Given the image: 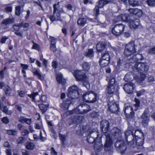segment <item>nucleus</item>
I'll return each mask as SVG.
<instances>
[{"instance_id":"obj_47","label":"nucleus","mask_w":155,"mask_h":155,"mask_svg":"<svg viewBox=\"0 0 155 155\" xmlns=\"http://www.w3.org/2000/svg\"><path fill=\"white\" fill-rule=\"evenodd\" d=\"M47 121L48 125L50 126V130L51 131L52 133L55 134L56 133V132L53 129V125L51 121H49L48 120H47Z\"/></svg>"},{"instance_id":"obj_22","label":"nucleus","mask_w":155,"mask_h":155,"mask_svg":"<svg viewBox=\"0 0 155 155\" xmlns=\"http://www.w3.org/2000/svg\"><path fill=\"white\" fill-rule=\"evenodd\" d=\"M94 145V149L95 150L99 151L103 149V145L100 142V140H97Z\"/></svg>"},{"instance_id":"obj_38","label":"nucleus","mask_w":155,"mask_h":155,"mask_svg":"<svg viewBox=\"0 0 155 155\" xmlns=\"http://www.w3.org/2000/svg\"><path fill=\"white\" fill-rule=\"evenodd\" d=\"M3 90L7 96L10 95L12 91V90L8 86H5Z\"/></svg>"},{"instance_id":"obj_64","label":"nucleus","mask_w":155,"mask_h":155,"mask_svg":"<svg viewBox=\"0 0 155 155\" xmlns=\"http://www.w3.org/2000/svg\"><path fill=\"white\" fill-rule=\"evenodd\" d=\"M54 15L53 14V15H51L50 17V20L52 21H57L56 18L55 17Z\"/></svg>"},{"instance_id":"obj_48","label":"nucleus","mask_w":155,"mask_h":155,"mask_svg":"<svg viewBox=\"0 0 155 155\" xmlns=\"http://www.w3.org/2000/svg\"><path fill=\"white\" fill-rule=\"evenodd\" d=\"M47 100V98L46 96L45 95H42L40 98L39 100H37L39 102H41L42 103L45 102Z\"/></svg>"},{"instance_id":"obj_49","label":"nucleus","mask_w":155,"mask_h":155,"mask_svg":"<svg viewBox=\"0 0 155 155\" xmlns=\"http://www.w3.org/2000/svg\"><path fill=\"white\" fill-rule=\"evenodd\" d=\"M59 137L60 138V140L61 141L62 144L63 145L64 144V142L65 140V136L64 135H61V134H59Z\"/></svg>"},{"instance_id":"obj_25","label":"nucleus","mask_w":155,"mask_h":155,"mask_svg":"<svg viewBox=\"0 0 155 155\" xmlns=\"http://www.w3.org/2000/svg\"><path fill=\"white\" fill-rule=\"evenodd\" d=\"M91 65V64L90 63L84 61H83L82 64L84 70L86 72L89 71Z\"/></svg>"},{"instance_id":"obj_63","label":"nucleus","mask_w":155,"mask_h":155,"mask_svg":"<svg viewBox=\"0 0 155 155\" xmlns=\"http://www.w3.org/2000/svg\"><path fill=\"white\" fill-rule=\"evenodd\" d=\"M50 48L53 52H55L57 50L56 45H50Z\"/></svg>"},{"instance_id":"obj_35","label":"nucleus","mask_w":155,"mask_h":155,"mask_svg":"<svg viewBox=\"0 0 155 155\" xmlns=\"http://www.w3.org/2000/svg\"><path fill=\"white\" fill-rule=\"evenodd\" d=\"M82 106L83 109V110L84 111V114L89 112L91 110V108L90 106L87 104H82Z\"/></svg>"},{"instance_id":"obj_26","label":"nucleus","mask_w":155,"mask_h":155,"mask_svg":"<svg viewBox=\"0 0 155 155\" xmlns=\"http://www.w3.org/2000/svg\"><path fill=\"white\" fill-rule=\"evenodd\" d=\"M135 139L136 140L135 141L136 145L142 147L144 143V137H139L135 138Z\"/></svg>"},{"instance_id":"obj_5","label":"nucleus","mask_w":155,"mask_h":155,"mask_svg":"<svg viewBox=\"0 0 155 155\" xmlns=\"http://www.w3.org/2000/svg\"><path fill=\"white\" fill-rule=\"evenodd\" d=\"M97 98V95L94 92L88 91L83 95V100L84 101L93 103L95 102Z\"/></svg>"},{"instance_id":"obj_18","label":"nucleus","mask_w":155,"mask_h":155,"mask_svg":"<svg viewBox=\"0 0 155 155\" xmlns=\"http://www.w3.org/2000/svg\"><path fill=\"white\" fill-rule=\"evenodd\" d=\"M142 56L141 54H137L133 55L129 60V62H128L130 65L138 61L139 60H142L143 58H141Z\"/></svg>"},{"instance_id":"obj_46","label":"nucleus","mask_w":155,"mask_h":155,"mask_svg":"<svg viewBox=\"0 0 155 155\" xmlns=\"http://www.w3.org/2000/svg\"><path fill=\"white\" fill-rule=\"evenodd\" d=\"M77 118L78 119L77 120V123H81L83 121L84 119V116L82 115L77 116Z\"/></svg>"},{"instance_id":"obj_60","label":"nucleus","mask_w":155,"mask_h":155,"mask_svg":"<svg viewBox=\"0 0 155 155\" xmlns=\"http://www.w3.org/2000/svg\"><path fill=\"white\" fill-rule=\"evenodd\" d=\"M26 118L23 116L20 117L18 118V121L21 123H24L25 121Z\"/></svg>"},{"instance_id":"obj_29","label":"nucleus","mask_w":155,"mask_h":155,"mask_svg":"<svg viewBox=\"0 0 155 155\" xmlns=\"http://www.w3.org/2000/svg\"><path fill=\"white\" fill-rule=\"evenodd\" d=\"M101 58L102 59H107L110 60V56L108 51H103L101 54Z\"/></svg>"},{"instance_id":"obj_9","label":"nucleus","mask_w":155,"mask_h":155,"mask_svg":"<svg viewBox=\"0 0 155 155\" xmlns=\"http://www.w3.org/2000/svg\"><path fill=\"white\" fill-rule=\"evenodd\" d=\"M149 67L146 63L136 62L133 67V69L135 68L140 73H142L147 72L148 70Z\"/></svg>"},{"instance_id":"obj_16","label":"nucleus","mask_w":155,"mask_h":155,"mask_svg":"<svg viewBox=\"0 0 155 155\" xmlns=\"http://www.w3.org/2000/svg\"><path fill=\"white\" fill-rule=\"evenodd\" d=\"M108 109L110 112L115 113L119 109L118 105L114 102H110L108 104Z\"/></svg>"},{"instance_id":"obj_30","label":"nucleus","mask_w":155,"mask_h":155,"mask_svg":"<svg viewBox=\"0 0 155 155\" xmlns=\"http://www.w3.org/2000/svg\"><path fill=\"white\" fill-rule=\"evenodd\" d=\"M28 96L31 99L32 101L35 102L37 100V97H39L38 94V92H33L31 94H28Z\"/></svg>"},{"instance_id":"obj_21","label":"nucleus","mask_w":155,"mask_h":155,"mask_svg":"<svg viewBox=\"0 0 155 155\" xmlns=\"http://www.w3.org/2000/svg\"><path fill=\"white\" fill-rule=\"evenodd\" d=\"M33 74L37 76L38 78L41 81L44 80L45 77V75H42L41 73L36 69H35L32 71Z\"/></svg>"},{"instance_id":"obj_1","label":"nucleus","mask_w":155,"mask_h":155,"mask_svg":"<svg viewBox=\"0 0 155 155\" xmlns=\"http://www.w3.org/2000/svg\"><path fill=\"white\" fill-rule=\"evenodd\" d=\"M126 141L128 145H132L134 143V138H135L144 137L142 132L140 130H134L133 126H129L127 130L125 133Z\"/></svg>"},{"instance_id":"obj_28","label":"nucleus","mask_w":155,"mask_h":155,"mask_svg":"<svg viewBox=\"0 0 155 155\" xmlns=\"http://www.w3.org/2000/svg\"><path fill=\"white\" fill-rule=\"evenodd\" d=\"M14 22V20L13 18H7L4 19L2 21V24L7 25L9 24H11Z\"/></svg>"},{"instance_id":"obj_57","label":"nucleus","mask_w":155,"mask_h":155,"mask_svg":"<svg viewBox=\"0 0 155 155\" xmlns=\"http://www.w3.org/2000/svg\"><path fill=\"white\" fill-rule=\"evenodd\" d=\"M18 143H22L24 142V138L22 137H20L17 140Z\"/></svg>"},{"instance_id":"obj_56","label":"nucleus","mask_w":155,"mask_h":155,"mask_svg":"<svg viewBox=\"0 0 155 155\" xmlns=\"http://www.w3.org/2000/svg\"><path fill=\"white\" fill-rule=\"evenodd\" d=\"M60 13H61V11L60 12H56V13H55V14H56L57 17L56 18L57 21H62V20H61L60 18L61 15Z\"/></svg>"},{"instance_id":"obj_12","label":"nucleus","mask_w":155,"mask_h":155,"mask_svg":"<svg viewBox=\"0 0 155 155\" xmlns=\"http://www.w3.org/2000/svg\"><path fill=\"white\" fill-rule=\"evenodd\" d=\"M135 86L134 84L132 82H130L124 84V89L127 94H131L133 93Z\"/></svg>"},{"instance_id":"obj_36","label":"nucleus","mask_w":155,"mask_h":155,"mask_svg":"<svg viewBox=\"0 0 155 155\" xmlns=\"http://www.w3.org/2000/svg\"><path fill=\"white\" fill-rule=\"evenodd\" d=\"M24 5H23L21 6L20 5H18L15 7V14L17 16H19L21 11L23 10V9L21 10V7L23 8L24 6Z\"/></svg>"},{"instance_id":"obj_44","label":"nucleus","mask_w":155,"mask_h":155,"mask_svg":"<svg viewBox=\"0 0 155 155\" xmlns=\"http://www.w3.org/2000/svg\"><path fill=\"white\" fill-rule=\"evenodd\" d=\"M146 2L149 6L152 7L155 6V0H147Z\"/></svg>"},{"instance_id":"obj_42","label":"nucleus","mask_w":155,"mask_h":155,"mask_svg":"<svg viewBox=\"0 0 155 155\" xmlns=\"http://www.w3.org/2000/svg\"><path fill=\"white\" fill-rule=\"evenodd\" d=\"M53 8V13L54 14L55 13H56V12H60V10H59L60 8V5L59 4V2L54 5Z\"/></svg>"},{"instance_id":"obj_31","label":"nucleus","mask_w":155,"mask_h":155,"mask_svg":"<svg viewBox=\"0 0 155 155\" xmlns=\"http://www.w3.org/2000/svg\"><path fill=\"white\" fill-rule=\"evenodd\" d=\"M94 52L93 50L91 49H90L88 50L87 51L85 52L84 55L86 56L92 58L94 57Z\"/></svg>"},{"instance_id":"obj_54","label":"nucleus","mask_w":155,"mask_h":155,"mask_svg":"<svg viewBox=\"0 0 155 155\" xmlns=\"http://www.w3.org/2000/svg\"><path fill=\"white\" fill-rule=\"evenodd\" d=\"M34 44L32 47V48L33 49H35L37 51H39L40 50V47L36 43H35V42H33Z\"/></svg>"},{"instance_id":"obj_62","label":"nucleus","mask_w":155,"mask_h":155,"mask_svg":"<svg viewBox=\"0 0 155 155\" xmlns=\"http://www.w3.org/2000/svg\"><path fill=\"white\" fill-rule=\"evenodd\" d=\"M29 133V131L25 129L23 130L21 132V134L23 136H26Z\"/></svg>"},{"instance_id":"obj_14","label":"nucleus","mask_w":155,"mask_h":155,"mask_svg":"<svg viewBox=\"0 0 155 155\" xmlns=\"http://www.w3.org/2000/svg\"><path fill=\"white\" fill-rule=\"evenodd\" d=\"M112 135L115 139L121 138L122 134L120 130L117 127H114L111 130Z\"/></svg>"},{"instance_id":"obj_6","label":"nucleus","mask_w":155,"mask_h":155,"mask_svg":"<svg viewBox=\"0 0 155 155\" xmlns=\"http://www.w3.org/2000/svg\"><path fill=\"white\" fill-rule=\"evenodd\" d=\"M125 26L122 23L116 25L112 28V33L115 36H119L123 34Z\"/></svg>"},{"instance_id":"obj_27","label":"nucleus","mask_w":155,"mask_h":155,"mask_svg":"<svg viewBox=\"0 0 155 155\" xmlns=\"http://www.w3.org/2000/svg\"><path fill=\"white\" fill-rule=\"evenodd\" d=\"M115 85H108L107 87V93L110 94H113L116 91Z\"/></svg>"},{"instance_id":"obj_7","label":"nucleus","mask_w":155,"mask_h":155,"mask_svg":"<svg viewBox=\"0 0 155 155\" xmlns=\"http://www.w3.org/2000/svg\"><path fill=\"white\" fill-rule=\"evenodd\" d=\"M70 98L75 99L79 97L78 88L76 85H74L68 89L67 94Z\"/></svg>"},{"instance_id":"obj_55","label":"nucleus","mask_w":155,"mask_h":155,"mask_svg":"<svg viewBox=\"0 0 155 155\" xmlns=\"http://www.w3.org/2000/svg\"><path fill=\"white\" fill-rule=\"evenodd\" d=\"M148 82L149 83H153L155 82V78L152 76H150L148 79Z\"/></svg>"},{"instance_id":"obj_34","label":"nucleus","mask_w":155,"mask_h":155,"mask_svg":"<svg viewBox=\"0 0 155 155\" xmlns=\"http://www.w3.org/2000/svg\"><path fill=\"white\" fill-rule=\"evenodd\" d=\"M39 108L41 110L42 113H44L47 110L48 107V104H40L38 105Z\"/></svg>"},{"instance_id":"obj_2","label":"nucleus","mask_w":155,"mask_h":155,"mask_svg":"<svg viewBox=\"0 0 155 155\" xmlns=\"http://www.w3.org/2000/svg\"><path fill=\"white\" fill-rule=\"evenodd\" d=\"M109 122L106 120H102L101 123V127L102 132L106 133V140L104 145V150H109L110 148L112 140L110 135L107 133L109 128Z\"/></svg>"},{"instance_id":"obj_13","label":"nucleus","mask_w":155,"mask_h":155,"mask_svg":"<svg viewBox=\"0 0 155 155\" xmlns=\"http://www.w3.org/2000/svg\"><path fill=\"white\" fill-rule=\"evenodd\" d=\"M149 113V109L146 108L144 111L143 113L141 116L142 122L144 126L147 124L149 121V117L148 116Z\"/></svg>"},{"instance_id":"obj_32","label":"nucleus","mask_w":155,"mask_h":155,"mask_svg":"<svg viewBox=\"0 0 155 155\" xmlns=\"http://www.w3.org/2000/svg\"><path fill=\"white\" fill-rule=\"evenodd\" d=\"M120 19L124 21L128 22L131 19L128 15L127 14H123L121 15V16L120 17Z\"/></svg>"},{"instance_id":"obj_23","label":"nucleus","mask_w":155,"mask_h":155,"mask_svg":"<svg viewBox=\"0 0 155 155\" xmlns=\"http://www.w3.org/2000/svg\"><path fill=\"white\" fill-rule=\"evenodd\" d=\"M110 60L107 59H102V58H101L99 61L100 66L102 67L107 66L110 63Z\"/></svg>"},{"instance_id":"obj_59","label":"nucleus","mask_w":155,"mask_h":155,"mask_svg":"<svg viewBox=\"0 0 155 155\" xmlns=\"http://www.w3.org/2000/svg\"><path fill=\"white\" fill-rule=\"evenodd\" d=\"M12 6H7L5 8V10L7 12H11L12 11Z\"/></svg>"},{"instance_id":"obj_45","label":"nucleus","mask_w":155,"mask_h":155,"mask_svg":"<svg viewBox=\"0 0 155 155\" xmlns=\"http://www.w3.org/2000/svg\"><path fill=\"white\" fill-rule=\"evenodd\" d=\"M116 82L115 81V79L114 78L110 77L109 79L108 85H116Z\"/></svg>"},{"instance_id":"obj_37","label":"nucleus","mask_w":155,"mask_h":155,"mask_svg":"<svg viewBox=\"0 0 155 155\" xmlns=\"http://www.w3.org/2000/svg\"><path fill=\"white\" fill-rule=\"evenodd\" d=\"M86 19L85 18H80L78 19L77 24L79 25L83 26L86 23Z\"/></svg>"},{"instance_id":"obj_11","label":"nucleus","mask_w":155,"mask_h":155,"mask_svg":"<svg viewBox=\"0 0 155 155\" xmlns=\"http://www.w3.org/2000/svg\"><path fill=\"white\" fill-rule=\"evenodd\" d=\"M124 113L128 120H130L134 117V113L133 111V108L130 106L125 107Z\"/></svg>"},{"instance_id":"obj_61","label":"nucleus","mask_w":155,"mask_h":155,"mask_svg":"<svg viewBox=\"0 0 155 155\" xmlns=\"http://www.w3.org/2000/svg\"><path fill=\"white\" fill-rule=\"evenodd\" d=\"M40 140L42 142H44L45 140H46V138L45 137H43L42 135V134L41 131L40 132Z\"/></svg>"},{"instance_id":"obj_24","label":"nucleus","mask_w":155,"mask_h":155,"mask_svg":"<svg viewBox=\"0 0 155 155\" xmlns=\"http://www.w3.org/2000/svg\"><path fill=\"white\" fill-rule=\"evenodd\" d=\"M57 81L59 83L64 84L65 82V80L63 78L62 74L61 73H58L56 77Z\"/></svg>"},{"instance_id":"obj_33","label":"nucleus","mask_w":155,"mask_h":155,"mask_svg":"<svg viewBox=\"0 0 155 155\" xmlns=\"http://www.w3.org/2000/svg\"><path fill=\"white\" fill-rule=\"evenodd\" d=\"M1 110L7 114L10 115L13 113V111L12 110H8V108L6 106H3L1 108Z\"/></svg>"},{"instance_id":"obj_3","label":"nucleus","mask_w":155,"mask_h":155,"mask_svg":"<svg viewBox=\"0 0 155 155\" xmlns=\"http://www.w3.org/2000/svg\"><path fill=\"white\" fill-rule=\"evenodd\" d=\"M73 75L77 81L83 82V85L87 89L90 88V84L87 80V78L85 73L82 70H76L73 73Z\"/></svg>"},{"instance_id":"obj_4","label":"nucleus","mask_w":155,"mask_h":155,"mask_svg":"<svg viewBox=\"0 0 155 155\" xmlns=\"http://www.w3.org/2000/svg\"><path fill=\"white\" fill-rule=\"evenodd\" d=\"M135 46L134 41H130L127 44L124 51V55L127 57L129 56L136 53L137 49Z\"/></svg>"},{"instance_id":"obj_51","label":"nucleus","mask_w":155,"mask_h":155,"mask_svg":"<svg viewBox=\"0 0 155 155\" xmlns=\"http://www.w3.org/2000/svg\"><path fill=\"white\" fill-rule=\"evenodd\" d=\"M2 121L4 124H7L9 123V121L8 118L6 117H4L2 119Z\"/></svg>"},{"instance_id":"obj_8","label":"nucleus","mask_w":155,"mask_h":155,"mask_svg":"<svg viewBox=\"0 0 155 155\" xmlns=\"http://www.w3.org/2000/svg\"><path fill=\"white\" fill-rule=\"evenodd\" d=\"M115 146L117 150L121 154L124 153L127 148L124 142L121 140H118L115 143Z\"/></svg>"},{"instance_id":"obj_50","label":"nucleus","mask_w":155,"mask_h":155,"mask_svg":"<svg viewBox=\"0 0 155 155\" xmlns=\"http://www.w3.org/2000/svg\"><path fill=\"white\" fill-rule=\"evenodd\" d=\"M137 95L138 97H140L141 95L144 94L145 93V90L143 89L139 91H137Z\"/></svg>"},{"instance_id":"obj_15","label":"nucleus","mask_w":155,"mask_h":155,"mask_svg":"<svg viewBox=\"0 0 155 155\" xmlns=\"http://www.w3.org/2000/svg\"><path fill=\"white\" fill-rule=\"evenodd\" d=\"M98 135V133L97 132L91 133L87 136V141L90 143H93L94 142H96L97 141L95 138H97Z\"/></svg>"},{"instance_id":"obj_41","label":"nucleus","mask_w":155,"mask_h":155,"mask_svg":"<svg viewBox=\"0 0 155 155\" xmlns=\"http://www.w3.org/2000/svg\"><path fill=\"white\" fill-rule=\"evenodd\" d=\"M133 14H134L138 17H140L142 14V11L140 9L137 8H135L134 11V13Z\"/></svg>"},{"instance_id":"obj_58","label":"nucleus","mask_w":155,"mask_h":155,"mask_svg":"<svg viewBox=\"0 0 155 155\" xmlns=\"http://www.w3.org/2000/svg\"><path fill=\"white\" fill-rule=\"evenodd\" d=\"M99 116V113L98 112L94 111L91 114V116L92 117H97Z\"/></svg>"},{"instance_id":"obj_39","label":"nucleus","mask_w":155,"mask_h":155,"mask_svg":"<svg viewBox=\"0 0 155 155\" xmlns=\"http://www.w3.org/2000/svg\"><path fill=\"white\" fill-rule=\"evenodd\" d=\"M34 144L30 142H28L26 145V148L28 150H33L35 147Z\"/></svg>"},{"instance_id":"obj_52","label":"nucleus","mask_w":155,"mask_h":155,"mask_svg":"<svg viewBox=\"0 0 155 155\" xmlns=\"http://www.w3.org/2000/svg\"><path fill=\"white\" fill-rule=\"evenodd\" d=\"M51 44L50 45H56L57 39L53 37H51Z\"/></svg>"},{"instance_id":"obj_40","label":"nucleus","mask_w":155,"mask_h":155,"mask_svg":"<svg viewBox=\"0 0 155 155\" xmlns=\"http://www.w3.org/2000/svg\"><path fill=\"white\" fill-rule=\"evenodd\" d=\"M6 133L9 135L16 136L17 135V131L14 130H8L6 131Z\"/></svg>"},{"instance_id":"obj_19","label":"nucleus","mask_w":155,"mask_h":155,"mask_svg":"<svg viewBox=\"0 0 155 155\" xmlns=\"http://www.w3.org/2000/svg\"><path fill=\"white\" fill-rule=\"evenodd\" d=\"M106 46L105 43L104 42H100L96 45V48L97 52H100L104 50Z\"/></svg>"},{"instance_id":"obj_43","label":"nucleus","mask_w":155,"mask_h":155,"mask_svg":"<svg viewBox=\"0 0 155 155\" xmlns=\"http://www.w3.org/2000/svg\"><path fill=\"white\" fill-rule=\"evenodd\" d=\"M129 3L130 5L135 6L139 4V1L137 0H129Z\"/></svg>"},{"instance_id":"obj_53","label":"nucleus","mask_w":155,"mask_h":155,"mask_svg":"<svg viewBox=\"0 0 155 155\" xmlns=\"http://www.w3.org/2000/svg\"><path fill=\"white\" fill-rule=\"evenodd\" d=\"M148 53L150 54H155V46L153 47L150 48L148 51Z\"/></svg>"},{"instance_id":"obj_20","label":"nucleus","mask_w":155,"mask_h":155,"mask_svg":"<svg viewBox=\"0 0 155 155\" xmlns=\"http://www.w3.org/2000/svg\"><path fill=\"white\" fill-rule=\"evenodd\" d=\"M83 110V109L82 108V104H80L78 105L75 109L71 111L70 112V114H72L75 112L76 113L84 114V111Z\"/></svg>"},{"instance_id":"obj_17","label":"nucleus","mask_w":155,"mask_h":155,"mask_svg":"<svg viewBox=\"0 0 155 155\" xmlns=\"http://www.w3.org/2000/svg\"><path fill=\"white\" fill-rule=\"evenodd\" d=\"M139 20L138 19H136L134 20L131 19L128 23L129 24V26L131 28L136 29L140 27V25L139 22Z\"/></svg>"},{"instance_id":"obj_10","label":"nucleus","mask_w":155,"mask_h":155,"mask_svg":"<svg viewBox=\"0 0 155 155\" xmlns=\"http://www.w3.org/2000/svg\"><path fill=\"white\" fill-rule=\"evenodd\" d=\"M112 2V0H100L98 2H97L95 8L94 10L96 13V16H97L99 14V8H101L105 5Z\"/></svg>"}]
</instances>
